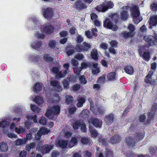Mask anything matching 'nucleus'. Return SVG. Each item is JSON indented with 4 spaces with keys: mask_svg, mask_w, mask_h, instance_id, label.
<instances>
[{
    "mask_svg": "<svg viewBox=\"0 0 157 157\" xmlns=\"http://www.w3.org/2000/svg\"><path fill=\"white\" fill-rule=\"evenodd\" d=\"M60 107L58 105L54 106L51 109L48 108L45 114L48 118L55 120L60 112Z\"/></svg>",
    "mask_w": 157,
    "mask_h": 157,
    "instance_id": "1",
    "label": "nucleus"
},
{
    "mask_svg": "<svg viewBox=\"0 0 157 157\" xmlns=\"http://www.w3.org/2000/svg\"><path fill=\"white\" fill-rule=\"evenodd\" d=\"M10 124L9 122L6 121H3L0 122V129H3V133L6 134L7 136L10 138H16L17 137V135L15 134L9 132L8 130H6V128ZM2 137L1 133H0V139Z\"/></svg>",
    "mask_w": 157,
    "mask_h": 157,
    "instance_id": "2",
    "label": "nucleus"
},
{
    "mask_svg": "<svg viewBox=\"0 0 157 157\" xmlns=\"http://www.w3.org/2000/svg\"><path fill=\"white\" fill-rule=\"evenodd\" d=\"M144 136L143 134L140 132L137 134L135 136L134 140H132L131 137H128L126 138V143L129 147H133L136 141H138L141 140Z\"/></svg>",
    "mask_w": 157,
    "mask_h": 157,
    "instance_id": "3",
    "label": "nucleus"
},
{
    "mask_svg": "<svg viewBox=\"0 0 157 157\" xmlns=\"http://www.w3.org/2000/svg\"><path fill=\"white\" fill-rule=\"evenodd\" d=\"M13 110L16 114L17 117L13 118L12 120L13 122L17 124H19L21 119L24 116V111L20 108H17V107L14 108Z\"/></svg>",
    "mask_w": 157,
    "mask_h": 157,
    "instance_id": "4",
    "label": "nucleus"
},
{
    "mask_svg": "<svg viewBox=\"0 0 157 157\" xmlns=\"http://www.w3.org/2000/svg\"><path fill=\"white\" fill-rule=\"evenodd\" d=\"M54 11L53 8L50 7H44L42 9V13L45 18L50 19L53 17Z\"/></svg>",
    "mask_w": 157,
    "mask_h": 157,
    "instance_id": "5",
    "label": "nucleus"
},
{
    "mask_svg": "<svg viewBox=\"0 0 157 157\" xmlns=\"http://www.w3.org/2000/svg\"><path fill=\"white\" fill-rule=\"evenodd\" d=\"M88 101L90 103V109L93 112L94 114L95 115L97 114H102L104 113L105 110L102 107H96L97 109H94L93 107V102L91 98H89L88 99Z\"/></svg>",
    "mask_w": 157,
    "mask_h": 157,
    "instance_id": "6",
    "label": "nucleus"
},
{
    "mask_svg": "<svg viewBox=\"0 0 157 157\" xmlns=\"http://www.w3.org/2000/svg\"><path fill=\"white\" fill-rule=\"evenodd\" d=\"M73 128L75 130L77 129L79 127L81 130L83 132H86V128L85 123L80 121H77L73 124Z\"/></svg>",
    "mask_w": 157,
    "mask_h": 157,
    "instance_id": "7",
    "label": "nucleus"
},
{
    "mask_svg": "<svg viewBox=\"0 0 157 157\" xmlns=\"http://www.w3.org/2000/svg\"><path fill=\"white\" fill-rule=\"evenodd\" d=\"M39 147L38 148L37 147V150H38L42 153L43 154H47L52 149V146L51 145H48V144H45L43 146H40L39 144Z\"/></svg>",
    "mask_w": 157,
    "mask_h": 157,
    "instance_id": "8",
    "label": "nucleus"
},
{
    "mask_svg": "<svg viewBox=\"0 0 157 157\" xmlns=\"http://www.w3.org/2000/svg\"><path fill=\"white\" fill-rule=\"evenodd\" d=\"M144 40L148 44L151 45L157 44V38L151 36H145Z\"/></svg>",
    "mask_w": 157,
    "mask_h": 157,
    "instance_id": "9",
    "label": "nucleus"
},
{
    "mask_svg": "<svg viewBox=\"0 0 157 157\" xmlns=\"http://www.w3.org/2000/svg\"><path fill=\"white\" fill-rule=\"evenodd\" d=\"M157 109V104L154 103L152 106L151 111L148 113V122L149 123L154 117L155 114Z\"/></svg>",
    "mask_w": 157,
    "mask_h": 157,
    "instance_id": "10",
    "label": "nucleus"
},
{
    "mask_svg": "<svg viewBox=\"0 0 157 157\" xmlns=\"http://www.w3.org/2000/svg\"><path fill=\"white\" fill-rule=\"evenodd\" d=\"M88 122L89 124H92L96 127L101 128L102 124V121L101 119L95 118H91L88 120Z\"/></svg>",
    "mask_w": 157,
    "mask_h": 157,
    "instance_id": "11",
    "label": "nucleus"
},
{
    "mask_svg": "<svg viewBox=\"0 0 157 157\" xmlns=\"http://www.w3.org/2000/svg\"><path fill=\"white\" fill-rule=\"evenodd\" d=\"M103 25L105 27L111 29L113 30H115L117 29V27L113 25L110 20H105L104 21Z\"/></svg>",
    "mask_w": 157,
    "mask_h": 157,
    "instance_id": "12",
    "label": "nucleus"
},
{
    "mask_svg": "<svg viewBox=\"0 0 157 157\" xmlns=\"http://www.w3.org/2000/svg\"><path fill=\"white\" fill-rule=\"evenodd\" d=\"M153 72L152 71H150L147 75L145 78V82L147 83H149L151 85L155 84L156 83V81L155 80H152L151 77L153 75Z\"/></svg>",
    "mask_w": 157,
    "mask_h": 157,
    "instance_id": "13",
    "label": "nucleus"
},
{
    "mask_svg": "<svg viewBox=\"0 0 157 157\" xmlns=\"http://www.w3.org/2000/svg\"><path fill=\"white\" fill-rule=\"evenodd\" d=\"M90 47V45L84 42L83 43V45L82 46L77 45L76 47V49L78 52H81L83 51L87 50Z\"/></svg>",
    "mask_w": 157,
    "mask_h": 157,
    "instance_id": "14",
    "label": "nucleus"
},
{
    "mask_svg": "<svg viewBox=\"0 0 157 157\" xmlns=\"http://www.w3.org/2000/svg\"><path fill=\"white\" fill-rule=\"evenodd\" d=\"M51 85L54 87L55 90L57 91H61L62 89V87L59 84L57 81H51Z\"/></svg>",
    "mask_w": 157,
    "mask_h": 157,
    "instance_id": "15",
    "label": "nucleus"
},
{
    "mask_svg": "<svg viewBox=\"0 0 157 157\" xmlns=\"http://www.w3.org/2000/svg\"><path fill=\"white\" fill-rule=\"evenodd\" d=\"M42 29L44 33L48 34L52 33L54 31L53 27L48 23L44 25Z\"/></svg>",
    "mask_w": 157,
    "mask_h": 157,
    "instance_id": "16",
    "label": "nucleus"
},
{
    "mask_svg": "<svg viewBox=\"0 0 157 157\" xmlns=\"http://www.w3.org/2000/svg\"><path fill=\"white\" fill-rule=\"evenodd\" d=\"M31 46L32 48L38 51L43 49V47L41 46V43L37 40L32 43Z\"/></svg>",
    "mask_w": 157,
    "mask_h": 157,
    "instance_id": "17",
    "label": "nucleus"
},
{
    "mask_svg": "<svg viewBox=\"0 0 157 157\" xmlns=\"http://www.w3.org/2000/svg\"><path fill=\"white\" fill-rule=\"evenodd\" d=\"M129 9V7L128 6H124L122 8V10L124 11L121 14V19L123 20H126L129 17V15L127 12V10Z\"/></svg>",
    "mask_w": 157,
    "mask_h": 157,
    "instance_id": "18",
    "label": "nucleus"
},
{
    "mask_svg": "<svg viewBox=\"0 0 157 157\" xmlns=\"http://www.w3.org/2000/svg\"><path fill=\"white\" fill-rule=\"evenodd\" d=\"M131 13L133 17H137L140 15V12L138 10V7L135 5L132 7Z\"/></svg>",
    "mask_w": 157,
    "mask_h": 157,
    "instance_id": "19",
    "label": "nucleus"
},
{
    "mask_svg": "<svg viewBox=\"0 0 157 157\" xmlns=\"http://www.w3.org/2000/svg\"><path fill=\"white\" fill-rule=\"evenodd\" d=\"M113 116L112 114H109L105 117V121L107 125H110L113 121Z\"/></svg>",
    "mask_w": 157,
    "mask_h": 157,
    "instance_id": "20",
    "label": "nucleus"
},
{
    "mask_svg": "<svg viewBox=\"0 0 157 157\" xmlns=\"http://www.w3.org/2000/svg\"><path fill=\"white\" fill-rule=\"evenodd\" d=\"M96 9L100 12H104L108 10V8L106 7V4H102L97 6Z\"/></svg>",
    "mask_w": 157,
    "mask_h": 157,
    "instance_id": "21",
    "label": "nucleus"
},
{
    "mask_svg": "<svg viewBox=\"0 0 157 157\" xmlns=\"http://www.w3.org/2000/svg\"><path fill=\"white\" fill-rule=\"evenodd\" d=\"M30 59L34 63H36L38 64L41 62V57L40 56H32L30 57Z\"/></svg>",
    "mask_w": 157,
    "mask_h": 157,
    "instance_id": "22",
    "label": "nucleus"
},
{
    "mask_svg": "<svg viewBox=\"0 0 157 157\" xmlns=\"http://www.w3.org/2000/svg\"><path fill=\"white\" fill-rule=\"evenodd\" d=\"M8 146L7 143L2 141L0 143V150L2 152H6L8 149Z\"/></svg>",
    "mask_w": 157,
    "mask_h": 157,
    "instance_id": "23",
    "label": "nucleus"
},
{
    "mask_svg": "<svg viewBox=\"0 0 157 157\" xmlns=\"http://www.w3.org/2000/svg\"><path fill=\"white\" fill-rule=\"evenodd\" d=\"M125 71L128 74L132 75L134 72L133 68L131 65H128L125 66L124 68Z\"/></svg>",
    "mask_w": 157,
    "mask_h": 157,
    "instance_id": "24",
    "label": "nucleus"
},
{
    "mask_svg": "<svg viewBox=\"0 0 157 157\" xmlns=\"http://www.w3.org/2000/svg\"><path fill=\"white\" fill-rule=\"evenodd\" d=\"M121 140V137L119 136L115 135L111 137L109 142L112 144H114L119 142Z\"/></svg>",
    "mask_w": 157,
    "mask_h": 157,
    "instance_id": "25",
    "label": "nucleus"
},
{
    "mask_svg": "<svg viewBox=\"0 0 157 157\" xmlns=\"http://www.w3.org/2000/svg\"><path fill=\"white\" fill-rule=\"evenodd\" d=\"M26 129L21 126H19L18 128H15V132L18 134L24 133L26 132Z\"/></svg>",
    "mask_w": 157,
    "mask_h": 157,
    "instance_id": "26",
    "label": "nucleus"
},
{
    "mask_svg": "<svg viewBox=\"0 0 157 157\" xmlns=\"http://www.w3.org/2000/svg\"><path fill=\"white\" fill-rule=\"evenodd\" d=\"M26 139L25 138L18 139L16 141V144L17 146L23 145L25 144L26 142Z\"/></svg>",
    "mask_w": 157,
    "mask_h": 157,
    "instance_id": "27",
    "label": "nucleus"
},
{
    "mask_svg": "<svg viewBox=\"0 0 157 157\" xmlns=\"http://www.w3.org/2000/svg\"><path fill=\"white\" fill-rule=\"evenodd\" d=\"M93 68L92 69V73L94 75H96L98 73L100 72L99 68L98 67V64L94 63L93 64Z\"/></svg>",
    "mask_w": 157,
    "mask_h": 157,
    "instance_id": "28",
    "label": "nucleus"
},
{
    "mask_svg": "<svg viewBox=\"0 0 157 157\" xmlns=\"http://www.w3.org/2000/svg\"><path fill=\"white\" fill-rule=\"evenodd\" d=\"M43 85L41 83H37L33 87V90L34 91L37 92L40 91L42 88Z\"/></svg>",
    "mask_w": 157,
    "mask_h": 157,
    "instance_id": "29",
    "label": "nucleus"
},
{
    "mask_svg": "<svg viewBox=\"0 0 157 157\" xmlns=\"http://www.w3.org/2000/svg\"><path fill=\"white\" fill-rule=\"evenodd\" d=\"M134 35L135 33L134 32H125L123 33V36L125 39L132 37Z\"/></svg>",
    "mask_w": 157,
    "mask_h": 157,
    "instance_id": "30",
    "label": "nucleus"
},
{
    "mask_svg": "<svg viewBox=\"0 0 157 157\" xmlns=\"http://www.w3.org/2000/svg\"><path fill=\"white\" fill-rule=\"evenodd\" d=\"M77 142V139L75 137L72 138L70 142L68 144V146L70 148L72 147L75 145Z\"/></svg>",
    "mask_w": 157,
    "mask_h": 157,
    "instance_id": "31",
    "label": "nucleus"
},
{
    "mask_svg": "<svg viewBox=\"0 0 157 157\" xmlns=\"http://www.w3.org/2000/svg\"><path fill=\"white\" fill-rule=\"evenodd\" d=\"M58 145L61 147H65L68 145L67 141V140H59L58 141Z\"/></svg>",
    "mask_w": 157,
    "mask_h": 157,
    "instance_id": "32",
    "label": "nucleus"
},
{
    "mask_svg": "<svg viewBox=\"0 0 157 157\" xmlns=\"http://www.w3.org/2000/svg\"><path fill=\"white\" fill-rule=\"evenodd\" d=\"M89 113V111L87 109H83L81 113L80 116L83 118H86L88 117Z\"/></svg>",
    "mask_w": 157,
    "mask_h": 157,
    "instance_id": "33",
    "label": "nucleus"
},
{
    "mask_svg": "<svg viewBox=\"0 0 157 157\" xmlns=\"http://www.w3.org/2000/svg\"><path fill=\"white\" fill-rule=\"evenodd\" d=\"M75 4L76 7L80 9H82L86 7L85 4L81 1H78L76 2Z\"/></svg>",
    "mask_w": 157,
    "mask_h": 157,
    "instance_id": "34",
    "label": "nucleus"
},
{
    "mask_svg": "<svg viewBox=\"0 0 157 157\" xmlns=\"http://www.w3.org/2000/svg\"><path fill=\"white\" fill-rule=\"evenodd\" d=\"M116 74L115 73L111 72L108 75V78L110 80H114L116 79Z\"/></svg>",
    "mask_w": 157,
    "mask_h": 157,
    "instance_id": "35",
    "label": "nucleus"
},
{
    "mask_svg": "<svg viewBox=\"0 0 157 157\" xmlns=\"http://www.w3.org/2000/svg\"><path fill=\"white\" fill-rule=\"evenodd\" d=\"M142 57L145 61H149L150 59L149 52H145L143 53Z\"/></svg>",
    "mask_w": 157,
    "mask_h": 157,
    "instance_id": "36",
    "label": "nucleus"
},
{
    "mask_svg": "<svg viewBox=\"0 0 157 157\" xmlns=\"http://www.w3.org/2000/svg\"><path fill=\"white\" fill-rule=\"evenodd\" d=\"M43 58L45 61L47 62H50L52 61L53 59L51 57L50 55L48 54H46L44 55Z\"/></svg>",
    "mask_w": 157,
    "mask_h": 157,
    "instance_id": "37",
    "label": "nucleus"
},
{
    "mask_svg": "<svg viewBox=\"0 0 157 157\" xmlns=\"http://www.w3.org/2000/svg\"><path fill=\"white\" fill-rule=\"evenodd\" d=\"M56 42L54 40H51L49 41L48 45L49 47L52 49H54L56 46Z\"/></svg>",
    "mask_w": 157,
    "mask_h": 157,
    "instance_id": "38",
    "label": "nucleus"
},
{
    "mask_svg": "<svg viewBox=\"0 0 157 157\" xmlns=\"http://www.w3.org/2000/svg\"><path fill=\"white\" fill-rule=\"evenodd\" d=\"M91 55L92 58L95 60H97L98 58V53L97 50L93 49L91 52Z\"/></svg>",
    "mask_w": 157,
    "mask_h": 157,
    "instance_id": "39",
    "label": "nucleus"
},
{
    "mask_svg": "<svg viewBox=\"0 0 157 157\" xmlns=\"http://www.w3.org/2000/svg\"><path fill=\"white\" fill-rule=\"evenodd\" d=\"M34 100L36 103L39 105L42 104L43 102L42 98L40 96L36 97Z\"/></svg>",
    "mask_w": 157,
    "mask_h": 157,
    "instance_id": "40",
    "label": "nucleus"
},
{
    "mask_svg": "<svg viewBox=\"0 0 157 157\" xmlns=\"http://www.w3.org/2000/svg\"><path fill=\"white\" fill-rule=\"evenodd\" d=\"M67 73V70L62 71L59 72L57 74L56 78H62L64 77Z\"/></svg>",
    "mask_w": 157,
    "mask_h": 157,
    "instance_id": "41",
    "label": "nucleus"
},
{
    "mask_svg": "<svg viewBox=\"0 0 157 157\" xmlns=\"http://www.w3.org/2000/svg\"><path fill=\"white\" fill-rule=\"evenodd\" d=\"M50 130L46 128H42L39 131V133L42 135L43 134H47L50 132Z\"/></svg>",
    "mask_w": 157,
    "mask_h": 157,
    "instance_id": "42",
    "label": "nucleus"
},
{
    "mask_svg": "<svg viewBox=\"0 0 157 157\" xmlns=\"http://www.w3.org/2000/svg\"><path fill=\"white\" fill-rule=\"evenodd\" d=\"M35 144L34 143H31L26 145V150L29 151L30 150L33 149L35 148Z\"/></svg>",
    "mask_w": 157,
    "mask_h": 157,
    "instance_id": "43",
    "label": "nucleus"
},
{
    "mask_svg": "<svg viewBox=\"0 0 157 157\" xmlns=\"http://www.w3.org/2000/svg\"><path fill=\"white\" fill-rule=\"evenodd\" d=\"M52 100H50L51 101H53V102H58L60 100V98L59 97L58 95L56 93L55 94V96L52 97Z\"/></svg>",
    "mask_w": 157,
    "mask_h": 157,
    "instance_id": "44",
    "label": "nucleus"
},
{
    "mask_svg": "<svg viewBox=\"0 0 157 157\" xmlns=\"http://www.w3.org/2000/svg\"><path fill=\"white\" fill-rule=\"evenodd\" d=\"M28 120L29 121H33L35 123H36L37 122V120H36L37 117L35 115L34 116L31 115H29L27 116Z\"/></svg>",
    "mask_w": 157,
    "mask_h": 157,
    "instance_id": "45",
    "label": "nucleus"
},
{
    "mask_svg": "<svg viewBox=\"0 0 157 157\" xmlns=\"http://www.w3.org/2000/svg\"><path fill=\"white\" fill-rule=\"evenodd\" d=\"M105 80V75H103L100 77L97 81V83L100 84L104 83Z\"/></svg>",
    "mask_w": 157,
    "mask_h": 157,
    "instance_id": "46",
    "label": "nucleus"
},
{
    "mask_svg": "<svg viewBox=\"0 0 157 157\" xmlns=\"http://www.w3.org/2000/svg\"><path fill=\"white\" fill-rule=\"evenodd\" d=\"M90 129L92 137H95L98 135V133L96 129H93L90 128Z\"/></svg>",
    "mask_w": 157,
    "mask_h": 157,
    "instance_id": "47",
    "label": "nucleus"
},
{
    "mask_svg": "<svg viewBox=\"0 0 157 157\" xmlns=\"http://www.w3.org/2000/svg\"><path fill=\"white\" fill-rule=\"evenodd\" d=\"M73 100V97L70 95H67L66 96V103L68 104H70L72 103Z\"/></svg>",
    "mask_w": 157,
    "mask_h": 157,
    "instance_id": "48",
    "label": "nucleus"
},
{
    "mask_svg": "<svg viewBox=\"0 0 157 157\" xmlns=\"http://www.w3.org/2000/svg\"><path fill=\"white\" fill-rule=\"evenodd\" d=\"M149 23L150 25L149 28L152 29V26H155L157 25V20H150Z\"/></svg>",
    "mask_w": 157,
    "mask_h": 157,
    "instance_id": "49",
    "label": "nucleus"
},
{
    "mask_svg": "<svg viewBox=\"0 0 157 157\" xmlns=\"http://www.w3.org/2000/svg\"><path fill=\"white\" fill-rule=\"evenodd\" d=\"M31 109L33 111L38 112L40 111V109L36 105L31 104Z\"/></svg>",
    "mask_w": 157,
    "mask_h": 157,
    "instance_id": "50",
    "label": "nucleus"
},
{
    "mask_svg": "<svg viewBox=\"0 0 157 157\" xmlns=\"http://www.w3.org/2000/svg\"><path fill=\"white\" fill-rule=\"evenodd\" d=\"M75 73L77 75L80 74L82 68L81 67H76L73 68Z\"/></svg>",
    "mask_w": 157,
    "mask_h": 157,
    "instance_id": "51",
    "label": "nucleus"
},
{
    "mask_svg": "<svg viewBox=\"0 0 157 157\" xmlns=\"http://www.w3.org/2000/svg\"><path fill=\"white\" fill-rule=\"evenodd\" d=\"M39 122L42 125H45L46 124V118L44 117H42L39 120Z\"/></svg>",
    "mask_w": 157,
    "mask_h": 157,
    "instance_id": "52",
    "label": "nucleus"
},
{
    "mask_svg": "<svg viewBox=\"0 0 157 157\" xmlns=\"http://www.w3.org/2000/svg\"><path fill=\"white\" fill-rule=\"evenodd\" d=\"M89 138L84 137H82L81 140V142L85 144H88L89 143Z\"/></svg>",
    "mask_w": 157,
    "mask_h": 157,
    "instance_id": "53",
    "label": "nucleus"
},
{
    "mask_svg": "<svg viewBox=\"0 0 157 157\" xmlns=\"http://www.w3.org/2000/svg\"><path fill=\"white\" fill-rule=\"evenodd\" d=\"M79 81L80 82L83 84H85L87 83V81L84 75H82L79 78Z\"/></svg>",
    "mask_w": 157,
    "mask_h": 157,
    "instance_id": "54",
    "label": "nucleus"
},
{
    "mask_svg": "<svg viewBox=\"0 0 157 157\" xmlns=\"http://www.w3.org/2000/svg\"><path fill=\"white\" fill-rule=\"evenodd\" d=\"M75 58L79 60H82L84 59V56L81 54L78 53L75 55Z\"/></svg>",
    "mask_w": 157,
    "mask_h": 157,
    "instance_id": "55",
    "label": "nucleus"
},
{
    "mask_svg": "<svg viewBox=\"0 0 157 157\" xmlns=\"http://www.w3.org/2000/svg\"><path fill=\"white\" fill-rule=\"evenodd\" d=\"M104 4L106 5V7L108 9L112 8L113 6V3L110 1Z\"/></svg>",
    "mask_w": 157,
    "mask_h": 157,
    "instance_id": "56",
    "label": "nucleus"
},
{
    "mask_svg": "<svg viewBox=\"0 0 157 157\" xmlns=\"http://www.w3.org/2000/svg\"><path fill=\"white\" fill-rule=\"evenodd\" d=\"M76 108L74 106L69 109V112L71 114H73L76 110Z\"/></svg>",
    "mask_w": 157,
    "mask_h": 157,
    "instance_id": "57",
    "label": "nucleus"
},
{
    "mask_svg": "<svg viewBox=\"0 0 157 157\" xmlns=\"http://www.w3.org/2000/svg\"><path fill=\"white\" fill-rule=\"evenodd\" d=\"M101 86L99 83L94 84L93 86V88L96 90H100Z\"/></svg>",
    "mask_w": 157,
    "mask_h": 157,
    "instance_id": "58",
    "label": "nucleus"
},
{
    "mask_svg": "<svg viewBox=\"0 0 157 157\" xmlns=\"http://www.w3.org/2000/svg\"><path fill=\"white\" fill-rule=\"evenodd\" d=\"M128 29L130 31V32H134V31L135 30L134 26L132 24L129 25L128 27Z\"/></svg>",
    "mask_w": 157,
    "mask_h": 157,
    "instance_id": "59",
    "label": "nucleus"
},
{
    "mask_svg": "<svg viewBox=\"0 0 157 157\" xmlns=\"http://www.w3.org/2000/svg\"><path fill=\"white\" fill-rule=\"evenodd\" d=\"M110 18L112 19H116L118 18V15L117 13L111 14L109 15Z\"/></svg>",
    "mask_w": 157,
    "mask_h": 157,
    "instance_id": "60",
    "label": "nucleus"
},
{
    "mask_svg": "<svg viewBox=\"0 0 157 157\" xmlns=\"http://www.w3.org/2000/svg\"><path fill=\"white\" fill-rule=\"evenodd\" d=\"M64 87L65 89H67L69 88L68 81L66 80H64L63 81Z\"/></svg>",
    "mask_w": 157,
    "mask_h": 157,
    "instance_id": "61",
    "label": "nucleus"
},
{
    "mask_svg": "<svg viewBox=\"0 0 157 157\" xmlns=\"http://www.w3.org/2000/svg\"><path fill=\"white\" fill-rule=\"evenodd\" d=\"M110 44L112 47L115 48L117 46V43L116 41L113 40L110 42Z\"/></svg>",
    "mask_w": 157,
    "mask_h": 157,
    "instance_id": "62",
    "label": "nucleus"
},
{
    "mask_svg": "<svg viewBox=\"0 0 157 157\" xmlns=\"http://www.w3.org/2000/svg\"><path fill=\"white\" fill-rule=\"evenodd\" d=\"M93 23H94L95 26L97 27H100L101 24V23L99 20H94Z\"/></svg>",
    "mask_w": 157,
    "mask_h": 157,
    "instance_id": "63",
    "label": "nucleus"
},
{
    "mask_svg": "<svg viewBox=\"0 0 157 157\" xmlns=\"http://www.w3.org/2000/svg\"><path fill=\"white\" fill-rule=\"evenodd\" d=\"M27 155V152L23 150L21 151L20 153V157H26Z\"/></svg>",
    "mask_w": 157,
    "mask_h": 157,
    "instance_id": "64",
    "label": "nucleus"
}]
</instances>
